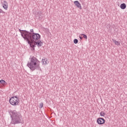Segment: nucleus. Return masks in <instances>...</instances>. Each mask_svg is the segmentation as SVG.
<instances>
[{"mask_svg":"<svg viewBox=\"0 0 127 127\" xmlns=\"http://www.w3.org/2000/svg\"><path fill=\"white\" fill-rule=\"evenodd\" d=\"M30 31V32L26 31V37L27 38L28 37L30 38V36H31V35L35 34V33H34V30L33 29H31Z\"/></svg>","mask_w":127,"mask_h":127,"instance_id":"obj_5","label":"nucleus"},{"mask_svg":"<svg viewBox=\"0 0 127 127\" xmlns=\"http://www.w3.org/2000/svg\"><path fill=\"white\" fill-rule=\"evenodd\" d=\"M41 38V36L39 34L35 33L30 36V38H26L25 40L29 44L30 47L34 48L35 45H37V47H41L43 45V43L40 40Z\"/></svg>","mask_w":127,"mask_h":127,"instance_id":"obj_1","label":"nucleus"},{"mask_svg":"<svg viewBox=\"0 0 127 127\" xmlns=\"http://www.w3.org/2000/svg\"><path fill=\"white\" fill-rule=\"evenodd\" d=\"M27 66L32 71L41 69L40 68V62L34 57L30 58V62L27 63Z\"/></svg>","mask_w":127,"mask_h":127,"instance_id":"obj_3","label":"nucleus"},{"mask_svg":"<svg viewBox=\"0 0 127 127\" xmlns=\"http://www.w3.org/2000/svg\"><path fill=\"white\" fill-rule=\"evenodd\" d=\"M74 4H75V6L78 7V8H79L80 9H81L82 6L81 5V3L79 2V1H74Z\"/></svg>","mask_w":127,"mask_h":127,"instance_id":"obj_8","label":"nucleus"},{"mask_svg":"<svg viewBox=\"0 0 127 127\" xmlns=\"http://www.w3.org/2000/svg\"><path fill=\"white\" fill-rule=\"evenodd\" d=\"M3 7L4 9H7L8 5H7V2L6 1H4L3 3Z\"/></svg>","mask_w":127,"mask_h":127,"instance_id":"obj_9","label":"nucleus"},{"mask_svg":"<svg viewBox=\"0 0 127 127\" xmlns=\"http://www.w3.org/2000/svg\"><path fill=\"white\" fill-rule=\"evenodd\" d=\"M78 41H79L78 40V39H75L73 40L74 44H77V43H78Z\"/></svg>","mask_w":127,"mask_h":127,"instance_id":"obj_16","label":"nucleus"},{"mask_svg":"<svg viewBox=\"0 0 127 127\" xmlns=\"http://www.w3.org/2000/svg\"><path fill=\"white\" fill-rule=\"evenodd\" d=\"M80 35H81V36H83V38H85V39H87V35H86L84 34H81Z\"/></svg>","mask_w":127,"mask_h":127,"instance_id":"obj_15","label":"nucleus"},{"mask_svg":"<svg viewBox=\"0 0 127 127\" xmlns=\"http://www.w3.org/2000/svg\"><path fill=\"white\" fill-rule=\"evenodd\" d=\"M42 63L43 65H46V64H48V63H47V59H43L42 61Z\"/></svg>","mask_w":127,"mask_h":127,"instance_id":"obj_10","label":"nucleus"},{"mask_svg":"<svg viewBox=\"0 0 127 127\" xmlns=\"http://www.w3.org/2000/svg\"><path fill=\"white\" fill-rule=\"evenodd\" d=\"M106 115V113H105V112L104 111H102L100 113V116L101 117H105V115Z\"/></svg>","mask_w":127,"mask_h":127,"instance_id":"obj_14","label":"nucleus"},{"mask_svg":"<svg viewBox=\"0 0 127 127\" xmlns=\"http://www.w3.org/2000/svg\"><path fill=\"white\" fill-rule=\"evenodd\" d=\"M19 31L20 32L22 37L25 40V39H26V30L19 29Z\"/></svg>","mask_w":127,"mask_h":127,"instance_id":"obj_6","label":"nucleus"},{"mask_svg":"<svg viewBox=\"0 0 127 127\" xmlns=\"http://www.w3.org/2000/svg\"><path fill=\"white\" fill-rule=\"evenodd\" d=\"M40 109H42V108H43V103H41L40 104Z\"/></svg>","mask_w":127,"mask_h":127,"instance_id":"obj_17","label":"nucleus"},{"mask_svg":"<svg viewBox=\"0 0 127 127\" xmlns=\"http://www.w3.org/2000/svg\"><path fill=\"white\" fill-rule=\"evenodd\" d=\"M1 85H5V81L1 79L0 80V86H1Z\"/></svg>","mask_w":127,"mask_h":127,"instance_id":"obj_13","label":"nucleus"},{"mask_svg":"<svg viewBox=\"0 0 127 127\" xmlns=\"http://www.w3.org/2000/svg\"><path fill=\"white\" fill-rule=\"evenodd\" d=\"M9 103L12 106H17L19 104V98L17 96H13L9 100Z\"/></svg>","mask_w":127,"mask_h":127,"instance_id":"obj_4","label":"nucleus"},{"mask_svg":"<svg viewBox=\"0 0 127 127\" xmlns=\"http://www.w3.org/2000/svg\"><path fill=\"white\" fill-rule=\"evenodd\" d=\"M3 11L0 8V13H3Z\"/></svg>","mask_w":127,"mask_h":127,"instance_id":"obj_18","label":"nucleus"},{"mask_svg":"<svg viewBox=\"0 0 127 127\" xmlns=\"http://www.w3.org/2000/svg\"><path fill=\"white\" fill-rule=\"evenodd\" d=\"M112 41L115 43V45H121V43H120V42L117 41V40L115 39H112Z\"/></svg>","mask_w":127,"mask_h":127,"instance_id":"obj_12","label":"nucleus"},{"mask_svg":"<svg viewBox=\"0 0 127 127\" xmlns=\"http://www.w3.org/2000/svg\"><path fill=\"white\" fill-rule=\"evenodd\" d=\"M79 38H80V39H81V40H82V39H83V37H82L81 36V35H80V36H79Z\"/></svg>","mask_w":127,"mask_h":127,"instance_id":"obj_19","label":"nucleus"},{"mask_svg":"<svg viewBox=\"0 0 127 127\" xmlns=\"http://www.w3.org/2000/svg\"><path fill=\"white\" fill-rule=\"evenodd\" d=\"M120 7L122 9H125V8H126L127 7V5L126 4V3H123L121 4Z\"/></svg>","mask_w":127,"mask_h":127,"instance_id":"obj_11","label":"nucleus"},{"mask_svg":"<svg viewBox=\"0 0 127 127\" xmlns=\"http://www.w3.org/2000/svg\"><path fill=\"white\" fill-rule=\"evenodd\" d=\"M11 118V125H16L17 124H21L23 122L22 116L20 112H17L16 110L10 111L9 112Z\"/></svg>","mask_w":127,"mask_h":127,"instance_id":"obj_2","label":"nucleus"},{"mask_svg":"<svg viewBox=\"0 0 127 127\" xmlns=\"http://www.w3.org/2000/svg\"><path fill=\"white\" fill-rule=\"evenodd\" d=\"M97 123L98 125H104L105 124V119L104 118H98L97 119Z\"/></svg>","mask_w":127,"mask_h":127,"instance_id":"obj_7","label":"nucleus"}]
</instances>
